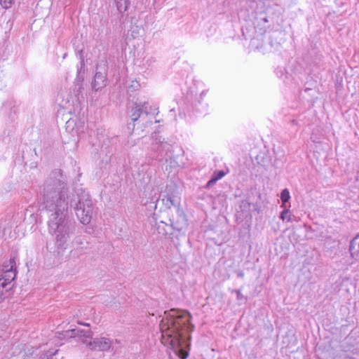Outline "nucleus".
I'll return each instance as SVG.
<instances>
[{
    "label": "nucleus",
    "mask_w": 359,
    "mask_h": 359,
    "mask_svg": "<svg viewBox=\"0 0 359 359\" xmlns=\"http://www.w3.org/2000/svg\"><path fill=\"white\" fill-rule=\"evenodd\" d=\"M43 204L49 213L48 233L54 236L57 255L67 248L71 233V223L67 219L69 187L67 177L60 169L53 170L43 187Z\"/></svg>",
    "instance_id": "1"
},
{
    "label": "nucleus",
    "mask_w": 359,
    "mask_h": 359,
    "mask_svg": "<svg viewBox=\"0 0 359 359\" xmlns=\"http://www.w3.org/2000/svg\"><path fill=\"white\" fill-rule=\"evenodd\" d=\"M165 317L160 323L162 340L181 359L189 356L191 337L186 333L192 332L191 314L185 310L170 309L164 312Z\"/></svg>",
    "instance_id": "2"
},
{
    "label": "nucleus",
    "mask_w": 359,
    "mask_h": 359,
    "mask_svg": "<svg viewBox=\"0 0 359 359\" xmlns=\"http://www.w3.org/2000/svg\"><path fill=\"white\" fill-rule=\"evenodd\" d=\"M71 208L83 224H88L90 222L93 212V204L90 196L81 190L74 194L69 201Z\"/></svg>",
    "instance_id": "3"
},
{
    "label": "nucleus",
    "mask_w": 359,
    "mask_h": 359,
    "mask_svg": "<svg viewBox=\"0 0 359 359\" xmlns=\"http://www.w3.org/2000/svg\"><path fill=\"white\" fill-rule=\"evenodd\" d=\"M167 215L169 217L168 221L175 231L180 233L187 228L188 222L186 215L180 208L167 211Z\"/></svg>",
    "instance_id": "4"
},
{
    "label": "nucleus",
    "mask_w": 359,
    "mask_h": 359,
    "mask_svg": "<svg viewBox=\"0 0 359 359\" xmlns=\"http://www.w3.org/2000/svg\"><path fill=\"white\" fill-rule=\"evenodd\" d=\"M152 150L154 151L158 156L161 157L168 161V159H171L174 157V151L172 144L167 142H155L152 144Z\"/></svg>",
    "instance_id": "5"
},
{
    "label": "nucleus",
    "mask_w": 359,
    "mask_h": 359,
    "mask_svg": "<svg viewBox=\"0 0 359 359\" xmlns=\"http://www.w3.org/2000/svg\"><path fill=\"white\" fill-rule=\"evenodd\" d=\"M107 68L106 65L103 67L97 65L96 67L95 74L92 82V89L95 91H98L104 88L107 85Z\"/></svg>",
    "instance_id": "6"
},
{
    "label": "nucleus",
    "mask_w": 359,
    "mask_h": 359,
    "mask_svg": "<svg viewBox=\"0 0 359 359\" xmlns=\"http://www.w3.org/2000/svg\"><path fill=\"white\" fill-rule=\"evenodd\" d=\"M172 189L171 187H166V194L163 195V198L161 199L163 204L165 208H168L167 211L176 210V208H180V197L175 194H172L170 191Z\"/></svg>",
    "instance_id": "7"
},
{
    "label": "nucleus",
    "mask_w": 359,
    "mask_h": 359,
    "mask_svg": "<svg viewBox=\"0 0 359 359\" xmlns=\"http://www.w3.org/2000/svg\"><path fill=\"white\" fill-rule=\"evenodd\" d=\"M130 108V109L129 111V116L133 123L137 121L140 118L142 114L148 115L149 114L147 102H144L142 104L133 102Z\"/></svg>",
    "instance_id": "8"
},
{
    "label": "nucleus",
    "mask_w": 359,
    "mask_h": 359,
    "mask_svg": "<svg viewBox=\"0 0 359 359\" xmlns=\"http://www.w3.org/2000/svg\"><path fill=\"white\" fill-rule=\"evenodd\" d=\"M16 276V267L15 257H11L9 259V263L7 265H4L2 269V273L1 274V279L5 280L6 283L11 285Z\"/></svg>",
    "instance_id": "9"
},
{
    "label": "nucleus",
    "mask_w": 359,
    "mask_h": 359,
    "mask_svg": "<svg viewBox=\"0 0 359 359\" xmlns=\"http://www.w3.org/2000/svg\"><path fill=\"white\" fill-rule=\"evenodd\" d=\"M91 351H107L111 346V341L107 337H96L93 339L88 344Z\"/></svg>",
    "instance_id": "10"
},
{
    "label": "nucleus",
    "mask_w": 359,
    "mask_h": 359,
    "mask_svg": "<svg viewBox=\"0 0 359 359\" xmlns=\"http://www.w3.org/2000/svg\"><path fill=\"white\" fill-rule=\"evenodd\" d=\"M73 249L71 251L72 255H76L77 257L86 253L89 249V243L82 236H76L72 241Z\"/></svg>",
    "instance_id": "11"
},
{
    "label": "nucleus",
    "mask_w": 359,
    "mask_h": 359,
    "mask_svg": "<svg viewBox=\"0 0 359 359\" xmlns=\"http://www.w3.org/2000/svg\"><path fill=\"white\" fill-rule=\"evenodd\" d=\"M348 250L351 258L359 262V234L351 240Z\"/></svg>",
    "instance_id": "12"
},
{
    "label": "nucleus",
    "mask_w": 359,
    "mask_h": 359,
    "mask_svg": "<svg viewBox=\"0 0 359 359\" xmlns=\"http://www.w3.org/2000/svg\"><path fill=\"white\" fill-rule=\"evenodd\" d=\"M78 333V329H70L62 332H57L55 337L54 341L56 342L59 339L62 340L77 337Z\"/></svg>",
    "instance_id": "13"
},
{
    "label": "nucleus",
    "mask_w": 359,
    "mask_h": 359,
    "mask_svg": "<svg viewBox=\"0 0 359 359\" xmlns=\"http://www.w3.org/2000/svg\"><path fill=\"white\" fill-rule=\"evenodd\" d=\"M156 229L159 234L162 236L172 235L174 233V229L170 225V223L165 221H161L156 224Z\"/></svg>",
    "instance_id": "14"
},
{
    "label": "nucleus",
    "mask_w": 359,
    "mask_h": 359,
    "mask_svg": "<svg viewBox=\"0 0 359 359\" xmlns=\"http://www.w3.org/2000/svg\"><path fill=\"white\" fill-rule=\"evenodd\" d=\"M114 2L120 13H123L126 11L130 4L129 0H114Z\"/></svg>",
    "instance_id": "15"
},
{
    "label": "nucleus",
    "mask_w": 359,
    "mask_h": 359,
    "mask_svg": "<svg viewBox=\"0 0 359 359\" xmlns=\"http://www.w3.org/2000/svg\"><path fill=\"white\" fill-rule=\"evenodd\" d=\"M11 288V285L6 283L5 280L0 278V298H4V291L8 292Z\"/></svg>",
    "instance_id": "16"
},
{
    "label": "nucleus",
    "mask_w": 359,
    "mask_h": 359,
    "mask_svg": "<svg viewBox=\"0 0 359 359\" xmlns=\"http://www.w3.org/2000/svg\"><path fill=\"white\" fill-rule=\"evenodd\" d=\"M239 206L242 212H248L250 210L251 203L248 199H243L241 201Z\"/></svg>",
    "instance_id": "17"
},
{
    "label": "nucleus",
    "mask_w": 359,
    "mask_h": 359,
    "mask_svg": "<svg viewBox=\"0 0 359 359\" xmlns=\"http://www.w3.org/2000/svg\"><path fill=\"white\" fill-rule=\"evenodd\" d=\"M290 198V192L287 189H283L280 193V199L283 204L289 201Z\"/></svg>",
    "instance_id": "18"
},
{
    "label": "nucleus",
    "mask_w": 359,
    "mask_h": 359,
    "mask_svg": "<svg viewBox=\"0 0 359 359\" xmlns=\"http://www.w3.org/2000/svg\"><path fill=\"white\" fill-rule=\"evenodd\" d=\"M280 218L283 220L287 219V222H291V214L288 209L285 208L280 213Z\"/></svg>",
    "instance_id": "19"
},
{
    "label": "nucleus",
    "mask_w": 359,
    "mask_h": 359,
    "mask_svg": "<svg viewBox=\"0 0 359 359\" xmlns=\"http://www.w3.org/2000/svg\"><path fill=\"white\" fill-rule=\"evenodd\" d=\"M92 334H93V332L90 330L86 331L83 330H79V333H78L77 337L91 338Z\"/></svg>",
    "instance_id": "20"
},
{
    "label": "nucleus",
    "mask_w": 359,
    "mask_h": 359,
    "mask_svg": "<svg viewBox=\"0 0 359 359\" xmlns=\"http://www.w3.org/2000/svg\"><path fill=\"white\" fill-rule=\"evenodd\" d=\"M15 0H0V4L4 8H9L14 4Z\"/></svg>",
    "instance_id": "21"
},
{
    "label": "nucleus",
    "mask_w": 359,
    "mask_h": 359,
    "mask_svg": "<svg viewBox=\"0 0 359 359\" xmlns=\"http://www.w3.org/2000/svg\"><path fill=\"white\" fill-rule=\"evenodd\" d=\"M231 292L236 294V299H237V300H238V301L243 300V299L244 300H247V297H244V295H243L241 294V289H233V290H231Z\"/></svg>",
    "instance_id": "22"
},
{
    "label": "nucleus",
    "mask_w": 359,
    "mask_h": 359,
    "mask_svg": "<svg viewBox=\"0 0 359 359\" xmlns=\"http://www.w3.org/2000/svg\"><path fill=\"white\" fill-rule=\"evenodd\" d=\"M59 349H55V351L48 350L44 354L43 356L46 359H53V356L57 354Z\"/></svg>",
    "instance_id": "23"
},
{
    "label": "nucleus",
    "mask_w": 359,
    "mask_h": 359,
    "mask_svg": "<svg viewBox=\"0 0 359 359\" xmlns=\"http://www.w3.org/2000/svg\"><path fill=\"white\" fill-rule=\"evenodd\" d=\"M225 174L226 173L223 170H219V171L214 172L212 177L217 181H218L219 180L222 179L225 175Z\"/></svg>",
    "instance_id": "24"
},
{
    "label": "nucleus",
    "mask_w": 359,
    "mask_h": 359,
    "mask_svg": "<svg viewBox=\"0 0 359 359\" xmlns=\"http://www.w3.org/2000/svg\"><path fill=\"white\" fill-rule=\"evenodd\" d=\"M140 84L137 81H134L132 82L131 85L129 86V89L130 90H136L139 88Z\"/></svg>",
    "instance_id": "25"
},
{
    "label": "nucleus",
    "mask_w": 359,
    "mask_h": 359,
    "mask_svg": "<svg viewBox=\"0 0 359 359\" xmlns=\"http://www.w3.org/2000/svg\"><path fill=\"white\" fill-rule=\"evenodd\" d=\"M217 181L212 176L211 179L207 182L205 187L209 189L212 187Z\"/></svg>",
    "instance_id": "26"
},
{
    "label": "nucleus",
    "mask_w": 359,
    "mask_h": 359,
    "mask_svg": "<svg viewBox=\"0 0 359 359\" xmlns=\"http://www.w3.org/2000/svg\"><path fill=\"white\" fill-rule=\"evenodd\" d=\"M80 64H81V67H80V69L78 70L79 74L81 72L82 69H83L85 67L84 60H81Z\"/></svg>",
    "instance_id": "27"
},
{
    "label": "nucleus",
    "mask_w": 359,
    "mask_h": 359,
    "mask_svg": "<svg viewBox=\"0 0 359 359\" xmlns=\"http://www.w3.org/2000/svg\"><path fill=\"white\" fill-rule=\"evenodd\" d=\"M266 26H264L263 27H262V28H260V29H259V33H260L261 34H265V33H266Z\"/></svg>",
    "instance_id": "28"
},
{
    "label": "nucleus",
    "mask_w": 359,
    "mask_h": 359,
    "mask_svg": "<svg viewBox=\"0 0 359 359\" xmlns=\"http://www.w3.org/2000/svg\"><path fill=\"white\" fill-rule=\"evenodd\" d=\"M260 21L263 22L264 23H268L269 22V20H268V18L266 17L261 18H260Z\"/></svg>",
    "instance_id": "29"
},
{
    "label": "nucleus",
    "mask_w": 359,
    "mask_h": 359,
    "mask_svg": "<svg viewBox=\"0 0 359 359\" xmlns=\"http://www.w3.org/2000/svg\"><path fill=\"white\" fill-rule=\"evenodd\" d=\"M77 323L79 324V325H81L87 326V327L90 326L89 323H83L81 321H77Z\"/></svg>",
    "instance_id": "30"
},
{
    "label": "nucleus",
    "mask_w": 359,
    "mask_h": 359,
    "mask_svg": "<svg viewBox=\"0 0 359 359\" xmlns=\"http://www.w3.org/2000/svg\"><path fill=\"white\" fill-rule=\"evenodd\" d=\"M238 277L243 278L244 276V273L243 271H240L237 273Z\"/></svg>",
    "instance_id": "31"
},
{
    "label": "nucleus",
    "mask_w": 359,
    "mask_h": 359,
    "mask_svg": "<svg viewBox=\"0 0 359 359\" xmlns=\"http://www.w3.org/2000/svg\"><path fill=\"white\" fill-rule=\"evenodd\" d=\"M291 123L293 124V125H297L298 124V122L296 119H292L291 121Z\"/></svg>",
    "instance_id": "32"
},
{
    "label": "nucleus",
    "mask_w": 359,
    "mask_h": 359,
    "mask_svg": "<svg viewBox=\"0 0 359 359\" xmlns=\"http://www.w3.org/2000/svg\"><path fill=\"white\" fill-rule=\"evenodd\" d=\"M131 126H133L132 129L133 130L134 129V126H135L134 123H133V124L131 123H128V128L130 129L131 128Z\"/></svg>",
    "instance_id": "33"
}]
</instances>
